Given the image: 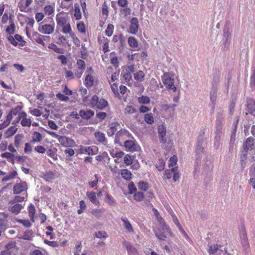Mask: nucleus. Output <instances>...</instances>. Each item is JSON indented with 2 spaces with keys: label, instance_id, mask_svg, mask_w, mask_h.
Returning <instances> with one entry per match:
<instances>
[{
  "label": "nucleus",
  "instance_id": "nucleus-21",
  "mask_svg": "<svg viewBox=\"0 0 255 255\" xmlns=\"http://www.w3.org/2000/svg\"><path fill=\"white\" fill-rule=\"evenodd\" d=\"M79 115L82 119L89 120L94 115V112L91 110H81L79 112Z\"/></svg>",
  "mask_w": 255,
  "mask_h": 255
},
{
  "label": "nucleus",
  "instance_id": "nucleus-5",
  "mask_svg": "<svg viewBox=\"0 0 255 255\" xmlns=\"http://www.w3.org/2000/svg\"><path fill=\"white\" fill-rule=\"evenodd\" d=\"M32 37L33 40L37 43L41 44L42 46L43 49H45L46 48L44 41L49 42L51 40V38L49 36L42 35L36 32L33 33Z\"/></svg>",
  "mask_w": 255,
  "mask_h": 255
},
{
  "label": "nucleus",
  "instance_id": "nucleus-2",
  "mask_svg": "<svg viewBox=\"0 0 255 255\" xmlns=\"http://www.w3.org/2000/svg\"><path fill=\"white\" fill-rule=\"evenodd\" d=\"M22 107L19 106H17L16 107L12 108L6 117L3 120V121L1 124H0L1 128H3L7 127L11 122L12 123L14 117L18 114L20 111H21Z\"/></svg>",
  "mask_w": 255,
  "mask_h": 255
},
{
  "label": "nucleus",
  "instance_id": "nucleus-10",
  "mask_svg": "<svg viewBox=\"0 0 255 255\" xmlns=\"http://www.w3.org/2000/svg\"><path fill=\"white\" fill-rule=\"evenodd\" d=\"M55 23L52 20L51 24H44L43 25H39L38 30L42 34L49 35L53 33L54 31Z\"/></svg>",
  "mask_w": 255,
  "mask_h": 255
},
{
  "label": "nucleus",
  "instance_id": "nucleus-8",
  "mask_svg": "<svg viewBox=\"0 0 255 255\" xmlns=\"http://www.w3.org/2000/svg\"><path fill=\"white\" fill-rule=\"evenodd\" d=\"M69 17L67 13L61 11L58 13L56 15V21L58 27H62L67 24L69 21Z\"/></svg>",
  "mask_w": 255,
  "mask_h": 255
},
{
  "label": "nucleus",
  "instance_id": "nucleus-62",
  "mask_svg": "<svg viewBox=\"0 0 255 255\" xmlns=\"http://www.w3.org/2000/svg\"><path fill=\"white\" fill-rule=\"evenodd\" d=\"M47 154L54 160H56L57 159V155L56 151H54L53 149L51 148L49 149L47 151Z\"/></svg>",
  "mask_w": 255,
  "mask_h": 255
},
{
  "label": "nucleus",
  "instance_id": "nucleus-1",
  "mask_svg": "<svg viewBox=\"0 0 255 255\" xmlns=\"http://www.w3.org/2000/svg\"><path fill=\"white\" fill-rule=\"evenodd\" d=\"M90 105L93 109L103 110L109 106V103L105 99L100 98L95 95L91 98Z\"/></svg>",
  "mask_w": 255,
  "mask_h": 255
},
{
  "label": "nucleus",
  "instance_id": "nucleus-30",
  "mask_svg": "<svg viewBox=\"0 0 255 255\" xmlns=\"http://www.w3.org/2000/svg\"><path fill=\"white\" fill-rule=\"evenodd\" d=\"M121 174L122 177L127 181H129L131 179L132 174L127 169H123L121 170Z\"/></svg>",
  "mask_w": 255,
  "mask_h": 255
},
{
  "label": "nucleus",
  "instance_id": "nucleus-33",
  "mask_svg": "<svg viewBox=\"0 0 255 255\" xmlns=\"http://www.w3.org/2000/svg\"><path fill=\"white\" fill-rule=\"evenodd\" d=\"M94 84L93 77L90 74H88L85 79L84 85L87 88H91Z\"/></svg>",
  "mask_w": 255,
  "mask_h": 255
},
{
  "label": "nucleus",
  "instance_id": "nucleus-15",
  "mask_svg": "<svg viewBox=\"0 0 255 255\" xmlns=\"http://www.w3.org/2000/svg\"><path fill=\"white\" fill-rule=\"evenodd\" d=\"M129 26L130 33L135 34L138 31L139 27L138 21L136 17H132L130 21Z\"/></svg>",
  "mask_w": 255,
  "mask_h": 255
},
{
  "label": "nucleus",
  "instance_id": "nucleus-61",
  "mask_svg": "<svg viewBox=\"0 0 255 255\" xmlns=\"http://www.w3.org/2000/svg\"><path fill=\"white\" fill-rule=\"evenodd\" d=\"M128 192L131 194L136 192L137 189L133 182H131L128 184Z\"/></svg>",
  "mask_w": 255,
  "mask_h": 255
},
{
  "label": "nucleus",
  "instance_id": "nucleus-22",
  "mask_svg": "<svg viewBox=\"0 0 255 255\" xmlns=\"http://www.w3.org/2000/svg\"><path fill=\"white\" fill-rule=\"evenodd\" d=\"M7 215L3 213H0V229L4 231L7 223Z\"/></svg>",
  "mask_w": 255,
  "mask_h": 255
},
{
  "label": "nucleus",
  "instance_id": "nucleus-35",
  "mask_svg": "<svg viewBox=\"0 0 255 255\" xmlns=\"http://www.w3.org/2000/svg\"><path fill=\"white\" fill-rule=\"evenodd\" d=\"M153 232L155 234V236L160 240L165 241L166 238V236L165 234L161 232L160 229L156 228L153 229Z\"/></svg>",
  "mask_w": 255,
  "mask_h": 255
},
{
  "label": "nucleus",
  "instance_id": "nucleus-37",
  "mask_svg": "<svg viewBox=\"0 0 255 255\" xmlns=\"http://www.w3.org/2000/svg\"><path fill=\"white\" fill-rule=\"evenodd\" d=\"M61 27L62 28L61 31L63 34H69L70 35H71L72 33H74L72 31V28L69 22Z\"/></svg>",
  "mask_w": 255,
  "mask_h": 255
},
{
  "label": "nucleus",
  "instance_id": "nucleus-16",
  "mask_svg": "<svg viewBox=\"0 0 255 255\" xmlns=\"http://www.w3.org/2000/svg\"><path fill=\"white\" fill-rule=\"evenodd\" d=\"M158 133L160 141L162 143H165L166 142V139L165 135L166 134V129L165 127L163 125H160L158 127Z\"/></svg>",
  "mask_w": 255,
  "mask_h": 255
},
{
  "label": "nucleus",
  "instance_id": "nucleus-34",
  "mask_svg": "<svg viewBox=\"0 0 255 255\" xmlns=\"http://www.w3.org/2000/svg\"><path fill=\"white\" fill-rule=\"evenodd\" d=\"M28 216L31 222H34V217L35 214V208L34 206L31 204L28 207Z\"/></svg>",
  "mask_w": 255,
  "mask_h": 255
},
{
  "label": "nucleus",
  "instance_id": "nucleus-58",
  "mask_svg": "<svg viewBox=\"0 0 255 255\" xmlns=\"http://www.w3.org/2000/svg\"><path fill=\"white\" fill-rule=\"evenodd\" d=\"M73 148V147H67V148L64 150V153L67 157H72L74 156L75 152Z\"/></svg>",
  "mask_w": 255,
  "mask_h": 255
},
{
  "label": "nucleus",
  "instance_id": "nucleus-44",
  "mask_svg": "<svg viewBox=\"0 0 255 255\" xmlns=\"http://www.w3.org/2000/svg\"><path fill=\"white\" fill-rule=\"evenodd\" d=\"M33 237V232L32 230H26L24 232L22 239L30 241Z\"/></svg>",
  "mask_w": 255,
  "mask_h": 255
},
{
  "label": "nucleus",
  "instance_id": "nucleus-43",
  "mask_svg": "<svg viewBox=\"0 0 255 255\" xmlns=\"http://www.w3.org/2000/svg\"><path fill=\"white\" fill-rule=\"evenodd\" d=\"M175 170H176V168L174 167H172L171 169H166L165 170L163 178L167 179H170Z\"/></svg>",
  "mask_w": 255,
  "mask_h": 255
},
{
  "label": "nucleus",
  "instance_id": "nucleus-4",
  "mask_svg": "<svg viewBox=\"0 0 255 255\" xmlns=\"http://www.w3.org/2000/svg\"><path fill=\"white\" fill-rule=\"evenodd\" d=\"M18 248L15 241L7 243L5 247L4 250L1 251L0 255H18Z\"/></svg>",
  "mask_w": 255,
  "mask_h": 255
},
{
  "label": "nucleus",
  "instance_id": "nucleus-39",
  "mask_svg": "<svg viewBox=\"0 0 255 255\" xmlns=\"http://www.w3.org/2000/svg\"><path fill=\"white\" fill-rule=\"evenodd\" d=\"M105 202L110 205L114 206L116 204V201L114 198L109 193L105 194Z\"/></svg>",
  "mask_w": 255,
  "mask_h": 255
},
{
  "label": "nucleus",
  "instance_id": "nucleus-51",
  "mask_svg": "<svg viewBox=\"0 0 255 255\" xmlns=\"http://www.w3.org/2000/svg\"><path fill=\"white\" fill-rule=\"evenodd\" d=\"M23 136L21 134H17L14 137V145L16 147H18L22 142Z\"/></svg>",
  "mask_w": 255,
  "mask_h": 255
},
{
  "label": "nucleus",
  "instance_id": "nucleus-27",
  "mask_svg": "<svg viewBox=\"0 0 255 255\" xmlns=\"http://www.w3.org/2000/svg\"><path fill=\"white\" fill-rule=\"evenodd\" d=\"M121 219L124 223V226L125 229L129 233H133L134 232V230L128 220L125 217H122Z\"/></svg>",
  "mask_w": 255,
  "mask_h": 255
},
{
  "label": "nucleus",
  "instance_id": "nucleus-55",
  "mask_svg": "<svg viewBox=\"0 0 255 255\" xmlns=\"http://www.w3.org/2000/svg\"><path fill=\"white\" fill-rule=\"evenodd\" d=\"M48 47L49 49L53 50L54 52L57 53H62V49L58 48L54 43L49 44Z\"/></svg>",
  "mask_w": 255,
  "mask_h": 255
},
{
  "label": "nucleus",
  "instance_id": "nucleus-17",
  "mask_svg": "<svg viewBox=\"0 0 255 255\" xmlns=\"http://www.w3.org/2000/svg\"><path fill=\"white\" fill-rule=\"evenodd\" d=\"M157 220L161 228H162V230H165L166 232L169 234V235L173 237V235L170 230V229L169 228V227L166 224L164 219L160 216H157L156 217Z\"/></svg>",
  "mask_w": 255,
  "mask_h": 255
},
{
  "label": "nucleus",
  "instance_id": "nucleus-60",
  "mask_svg": "<svg viewBox=\"0 0 255 255\" xmlns=\"http://www.w3.org/2000/svg\"><path fill=\"white\" fill-rule=\"evenodd\" d=\"M77 28L78 30L82 33H84L86 32V28H85V25L83 21H81L80 22H78L77 24Z\"/></svg>",
  "mask_w": 255,
  "mask_h": 255
},
{
  "label": "nucleus",
  "instance_id": "nucleus-50",
  "mask_svg": "<svg viewBox=\"0 0 255 255\" xmlns=\"http://www.w3.org/2000/svg\"><path fill=\"white\" fill-rule=\"evenodd\" d=\"M16 175H17L16 171L15 170H13V171L10 172L8 175L3 177L2 178V181L4 182V181H9L10 179L14 178Z\"/></svg>",
  "mask_w": 255,
  "mask_h": 255
},
{
  "label": "nucleus",
  "instance_id": "nucleus-56",
  "mask_svg": "<svg viewBox=\"0 0 255 255\" xmlns=\"http://www.w3.org/2000/svg\"><path fill=\"white\" fill-rule=\"evenodd\" d=\"M65 73V77L66 79L71 80L75 78V76L74 73L71 71L67 70L66 68L64 69Z\"/></svg>",
  "mask_w": 255,
  "mask_h": 255
},
{
  "label": "nucleus",
  "instance_id": "nucleus-48",
  "mask_svg": "<svg viewBox=\"0 0 255 255\" xmlns=\"http://www.w3.org/2000/svg\"><path fill=\"white\" fill-rule=\"evenodd\" d=\"M144 198V194L141 192H136L134 193L133 198L136 202L142 201Z\"/></svg>",
  "mask_w": 255,
  "mask_h": 255
},
{
  "label": "nucleus",
  "instance_id": "nucleus-25",
  "mask_svg": "<svg viewBox=\"0 0 255 255\" xmlns=\"http://www.w3.org/2000/svg\"><path fill=\"white\" fill-rule=\"evenodd\" d=\"M23 208L24 205L19 203H15L13 206L9 207V211L13 214H18Z\"/></svg>",
  "mask_w": 255,
  "mask_h": 255
},
{
  "label": "nucleus",
  "instance_id": "nucleus-3",
  "mask_svg": "<svg viewBox=\"0 0 255 255\" xmlns=\"http://www.w3.org/2000/svg\"><path fill=\"white\" fill-rule=\"evenodd\" d=\"M27 114L25 112H20V111L16 117L13 119V121H12V124L15 125L18 123L20 120H21L20 124L22 127H30L32 124V121L30 118H27Z\"/></svg>",
  "mask_w": 255,
  "mask_h": 255
},
{
  "label": "nucleus",
  "instance_id": "nucleus-42",
  "mask_svg": "<svg viewBox=\"0 0 255 255\" xmlns=\"http://www.w3.org/2000/svg\"><path fill=\"white\" fill-rule=\"evenodd\" d=\"M74 16L75 19L77 20H80L82 18L80 8L78 5L76 6L75 5L74 6Z\"/></svg>",
  "mask_w": 255,
  "mask_h": 255
},
{
  "label": "nucleus",
  "instance_id": "nucleus-14",
  "mask_svg": "<svg viewBox=\"0 0 255 255\" xmlns=\"http://www.w3.org/2000/svg\"><path fill=\"white\" fill-rule=\"evenodd\" d=\"M94 147L96 148V146H88V147H84L82 145H80L79 146V153L80 154H87L88 155H94L96 154V152H95L94 150Z\"/></svg>",
  "mask_w": 255,
  "mask_h": 255
},
{
  "label": "nucleus",
  "instance_id": "nucleus-28",
  "mask_svg": "<svg viewBox=\"0 0 255 255\" xmlns=\"http://www.w3.org/2000/svg\"><path fill=\"white\" fill-rule=\"evenodd\" d=\"M17 128L15 126H12L7 128L4 132V136L8 138L13 135L16 132Z\"/></svg>",
  "mask_w": 255,
  "mask_h": 255
},
{
  "label": "nucleus",
  "instance_id": "nucleus-49",
  "mask_svg": "<svg viewBox=\"0 0 255 255\" xmlns=\"http://www.w3.org/2000/svg\"><path fill=\"white\" fill-rule=\"evenodd\" d=\"M144 74L142 71H139L134 74V79L139 81L141 82L144 80Z\"/></svg>",
  "mask_w": 255,
  "mask_h": 255
},
{
  "label": "nucleus",
  "instance_id": "nucleus-6",
  "mask_svg": "<svg viewBox=\"0 0 255 255\" xmlns=\"http://www.w3.org/2000/svg\"><path fill=\"white\" fill-rule=\"evenodd\" d=\"M162 81L168 90H172L173 92H176V88L174 85V79L169 74H165L162 77Z\"/></svg>",
  "mask_w": 255,
  "mask_h": 255
},
{
  "label": "nucleus",
  "instance_id": "nucleus-24",
  "mask_svg": "<svg viewBox=\"0 0 255 255\" xmlns=\"http://www.w3.org/2000/svg\"><path fill=\"white\" fill-rule=\"evenodd\" d=\"M124 246L126 247L128 252L129 255H137L138 252L137 250L133 247H132L130 244L127 242H125Z\"/></svg>",
  "mask_w": 255,
  "mask_h": 255
},
{
  "label": "nucleus",
  "instance_id": "nucleus-59",
  "mask_svg": "<svg viewBox=\"0 0 255 255\" xmlns=\"http://www.w3.org/2000/svg\"><path fill=\"white\" fill-rule=\"evenodd\" d=\"M16 222L23 225L26 228H29L31 226V223L27 220L16 219Z\"/></svg>",
  "mask_w": 255,
  "mask_h": 255
},
{
  "label": "nucleus",
  "instance_id": "nucleus-52",
  "mask_svg": "<svg viewBox=\"0 0 255 255\" xmlns=\"http://www.w3.org/2000/svg\"><path fill=\"white\" fill-rule=\"evenodd\" d=\"M95 135L96 139L100 142H104L105 140V134L101 132H96L95 133Z\"/></svg>",
  "mask_w": 255,
  "mask_h": 255
},
{
  "label": "nucleus",
  "instance_id": "nucleus-11",
  "mask_svg": "<svg viewBox=\"0 0 255 255\" xmlns=\"http://www.w3.org/2000/svg\"><path fill=\"white\" fill-rule=\"evenodd\" d=\"M60 144L65 147H75L76 143L75 140L65 135H61L58 140Z\"/></svg>",
  "mask_w": 255,
  "mask_h": 255
},
{
  "label": "nucleus",
  "instance_id": "nucleus-64",
  "mask_svg": "<svg viewBox=\"0 0 255 255\" xmlns=\"http://www.w3.org/2000/svg\"><path fill=\"white\" fill-rule=\"evenodd\" d=\"M156 168L159 171H162L164 169L165 162L162 159H159L158 163L156 165Z\"/></svg>",
  "mask_w": 255,
  "mask_h": 255
},
{
  "label": "nucleus",
  "instance_id": "nucleus-36",
  "mask_svg": "<svg viewBox=\"0 0 255 255\" xmlns=\"http://www.w3.org/2000/svg\"><path fill=\"white\" fill-rule=\"evenodd\" d=\"M9 23L10 24L6 27L5 31L7 34L11 35L13 34L15 31V26L12 20H10Z\"/></svg>",
  "mask_w": 255,
  "mask_h": 255
},
{
  "label": "nucleus",
  "instance_id": "nucleus-63",
  "mask_svg": "<svg viewBox=\"0 0 255 255\" xmlns=\"http://www.w3.org/2000/svg\"><path fill=\"white\" fill-rule=\"evenodd\" d=\"M114 25L112 24H108L107 28L105 31V33L107 36H111L113 33L114 31Z\"/></svg>",
  "mask_w": 255,
  "mask_h": 255
},
{
  "label": "nucleus",
  "instance_id": "nucleus-45",
  "mask_svg": "<svg viewBox=\"0 0 255 255\" xmlns=\"http://www.w3.org/2000/svg\"><path fill=\"white\" fill-rule=\"evenodd\" d=\"M43 10L46 15H50L54 12V7L50 5H46L44 7Z\"/></svg>",
  "mask_w": 255,
  "mask_h": 255
},
{
  "label": "nucleus",
  "instance_id": "nucleus-19",
  "mask_svg": "<svg viewBox=\"0 0 255 255\" xmlns=\"http://www.w3.org/2000/svg\"><path fill=\"white\" fill-rule=\"evenodd\" d=\"M124 146L126 148V150L128 151L133 152L136 150V145L132 140H126L125 142Z\"/></svg>",
  "mask_w": 255,
  "mask_h": 255
},
{
  "label": "nucleus",
  "instance_id": "nucleus-23",
  "mask_svg": "<svg viewBox=\"0 0 255 255\" xmlns=\"http://www.w3.org/2000/svg\"><path fill=\"white\" fill-rule=\"evenodd\" d=\"M0 156L2 158H6L8 161L12 164L14 163L15 160L17 158V157L15 156L13 153L7 152L1 153Z\"/></svg>",
  "mask_w": 255,
  "mask_h": 255
},
{
  "label": "nucleus",
  "instance_id": "nucleus-26",
  "mask_svg": "<svg viewBox=\"0 0 255 255\" xmlns=\"http://www.w3.org/2000/svg\"><path fill=\"white\" fill-rule=\"evenodd\" d=\"M86 195L88 197L90 201L96 205L99 204V201L97 199V194L93 191L87 192Z\"/></svg>",
  "mask_w": 255,
  "mask_h": 255
},
{
  "label": "nucleus",
  "instance_id": "nucleus-46",
  "mask_svg": "<svg viewBox=\"0 0 255 255\" xmlns=\"http://www.w3.org/2000/svg\"><path fill=\"white\" fill-rule=\"evenodd\" d=\"M144 121L148 124L151 125L154 122V118L151 113L144 115Z\"/></svg>",
  "mask_w": 255,
  "mask_h": 255
},
{
  "label": "nucleus",
  "instance_id": "nucleus-53",
  "mask_svg": "<svg viewBox=\"0 0 255 255\" xmlns=\"http://www.w3.org/2000/svg\"><path fill=\"white\" fill-rule=\"evenodd\" d=\"M219 247H221V246L218 245V244H214L209 247V249L208 250V253L210 255H213L216 253Z\"/></svg>",
  "mask_w": 255,
  "mask_h": 255
},
{
  "label": "nucleus",
  "instance_id": "nucleus-32",
  "mask_svg": "<svg viewBox=\"0 0 255 255\" xmlns=\"http://www.w3.org/2000/svg\"><path fill=\"white\" fill-rule=\"evenodd\" d=\"M42 178L46 181L51 182L55 178V173L52 171H48L45 173Z\"/></svg>",
  "mask_w": 255,
  "mask_h": 255
},
{
  "label": "nucleus",
  "instance_id": "nucleus-13",
  "mask_svg": "<svg viewBox=\"0 0 255 255\" xmlns=\"http://www.w3.org/2000/svg\"><path fill=\"white\" fill-rule=\"evenodd\" d=\"M134 72V67L132 65L128 66L125 70H123L122 75L124 79L127 82H130L132 78V73Z\"/></svg>",
  "mask_w": 255,
  "mask_h": 255
},
{
  "label": "nucleus",
  "instance_id": "nucleus-40",
  "mask_svg": "<svg viewBox=\"0 0 255 255\" xmlns=\"http://www.w3.org/2000/svg\"><path fill=\"white\" fill-rule=\"evenodd\" d=\"M111 87L114 94L116 97H120V94L119 92L118 86L117 82L110 83Z\"/></svg>",
  "mask_w": 255,
  "mask_h": 255
},
{
  "label": "nucleus",
  "instance_id": "nucleus-57",
  "mask_svg": "<svg viewBox=\"0 0 255 255\" xmlns=\"http://www.w3.org/2000/svg\"><path fill=\"white\" fill-rule=\"evenodd\" d=\"M136 112V109L132 106L128 105L125 109V114H132Z\"/></svg>",
  "mask_w": 255,
  "mask_h": 255
},
{
  "label": "nucleus",
  "instance_id": "nucleus-18",
  "mask_svg": "<svg viewBox=\"0 0 255 255\" xmlns=\"http://www.w3.org/2000/svg\"><path fill=\"white\" fill-rule=\"evenodd\" d=\"M32 0H26L24 4L21 1L18 3V6L21 12H28L29 11L28 6L32 3Z\"/></svg>",
  "mask_w": 255,
  "mask_h": 255
},
{
  "label": "nucleus",
  "instance_id": "nucleus-12",
  "mask_svg": "<svg viewBox=\"0 0 255 255\" xmlns=\"http://www.w3.org/2000/svg\"><path fill=\"white\" fill-rule=\"evenodd\" d=\"M27 189V184L25 181H22L19 183H16L13 187V193L14 194H18L23 192H26Z\"/></svg>",
  "mask_w": 255,
  "mask_h": 255
},
{
  "label": "nucleus",
  "instance_id": "nucleus-20",
  "mask_svg": "<svg viewBox=\"0 0 255 255\" xmlns=\"http://www.w3.org/2000/svg\"><path fill=\"white\" fill-rule=\"evenodd\" d=\"M254 139L252 137H249L247 139L243 145L244 149L246 152L253 149V147L254 146Z\"/></svg>",
  "mask_w": 255,
  "mask_h": 255
},
{
  "label": "nucleus",
  "instance_id": "nucleus-54",
  "mask_svg": "<svg viewBox=\"0 0 255 255\" xmlns=\"http://www.w3.org/2000/svg\"><path fill=\"white\" fill-rule=\"evenodd\" d=\"M138 102L141 104H147L150 103V99L147 96H142L138 98Z\"/></svg>",
  "mask_w": 255,
  "mask_h": 255
},
{
  "label": "nucleus",
  "instance_id": "nucleus-38",
  "mask_svg": "<svg viewBox=\"0 0 255 255\" xmlns=\"http://www.w3.org/2000/svg\"><path fill=\"white\" fill-rule=\"evenodd\" d=\"M24 195L22 196H16L14 197V198L10 201V203L14 204V203H18L19 202H21L23 201L25 199L27 198V194L26 193L23 194Z\"/></svg>",
  "mask_w": 255,
  "mask_h": 255
},
{
  "label": "nucleus",
  "instance_id": "nucleus-31",
  "mask_svg": "<svg viewBox=\"0 0 255 255\" xmlns=\"http://www.w3.org/2000/svg\"><path fill=\"white\" fill-rule=\"evenodd\" d=\"M247 108L251 114L255 116V101L252 99L248 101Z\"/></svg>",
  "mask_w": 255,
  "mask_h": 255
},
{
  "label": "nucleus",
  "instance_id": "nucleus-7",
  "mask_svg": "<svg viewBox=\"0 0 255 255\" xmlns=\"http://www.w3.org/2000/svg\"><path fill=\"white\" fill-rule=\"evenodd\" d=\"M76 68L74 70L75 76L76 78L80 79L86 69V63L82 59H79L77 61L76 64Z\"/></svg>",
  "mask_w": 255,
  "mask_h": 255
},
{
  "label": "nucleus",
  "instance_id": "nucleus-9",
  "mask_svg": "<svg viewBox=\"0 0 255 255\" xmlns=\"http://www.w3.org/2000/svg\"><path fill=\"white\" fill-rule=\"evenodd\" d=\"M8 41L13 46H23L25 44V41L23 40V37L19 34H16L14 36L9 35L7 37Z\"/></svg>",
  "mask_w": 255,
  "mask_h": 255
},
{
  "label": "nucleus",
  "instance_id": "nucleus-29",
  "mask_svg": "<svg viewBox=\"0 0 255 255\" xmlns=\"http://www.w3.org/2000/svg\"><path fill=\"white\" fill-rule=\"evenodd\" d=\"M42 136L41 134L37 131H34L32 133V139L31 140V143H35L37 142H39L42 140Z\"/></svg>",
  "mask_w": 255,
  "mask_h": 255
},
{
  "label": "nucleus",
  "instance_id": "nucleus-41",
  "mask_svg": "<svg viewBox=\"0 0 255 255\" xmlns=\"http://www.w3.org/2000/svg\"><path fill=\"white\" fill-rule=\"evenodd\" d=\"M138 188L140 190L146 191L149 188V184L147 182L140 181L137 184Z\"/></svg>",
  "mask_w": 255,
  "mask_h": 255
},
{
  "label": "nucleus",
  "instance_id": "nucleus-47",
  "mask_svg": "<svg viewBox=\"0 0 255 255\" xmlns=\"http://www.w3.org/2000/svg\"><path fill=\"white\" fill-rule=\"evenodd\" d=\"M128 44L131 47L136 48L138 46V43L136 39L132 36H130L128 38Z\"/></svg>",
  "mask_w": 255,
  "mask_h": 255
}]
</instances>
